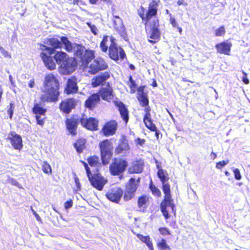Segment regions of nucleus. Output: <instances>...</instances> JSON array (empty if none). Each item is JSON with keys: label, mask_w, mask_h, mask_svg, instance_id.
I'll use <instances>...</instances> for the list:
<instances>
[{"label": "nucleus", "mask_w": 250, "mask_h": 250, "mask_svg": "<svg viewBox=\"0 0 250 250\" xmlns=\"http://www.w3.org/2000/svg\"><path fill=\"white\" fill-rule=\"evenodd\" d=\"M44 43L45 44H39L40 57L48 70L55 69L57 64L61 65L67 74H70L76 70L78 65L76 59L69 57L65 52L56 50L62 48L63 45L66 52H74L75 43H72L66 36L61 37L60 40L54 37L47 38Z\"/></svg>", "instance_id": "nucleus-1"}, {"label": "nucleus", "mask_w": 250, "mask_h": 250, "mask_svg": "<svg viewBox=\"0 0 250 250\" xmlns=\"http://www.w3.org/2000/svg\"><path fill=\"white\" fill-rule=\"evenodd\" d=\"M42 92L39 103L35 102L32 108V112L36 115L44 116L47 111L43 107L45 103H56L59 100L60 84L57 75L53 73L45 75Z\"/></svg>", "instance_id": "nucleus-2"}, {"label": "nucleus", "mask_w": 250, "mask_h": 250, "mask_svg": "<svg viewBox=\"0 0 250 250\" xmlns=\"http://www.w3.org/2000/svg\"><path fill=\"white\" fill-rule=\"evenodd\" d=\"M75 46L74 56L79 59L82 66L88 67L89 74L95 75L108 68V64L103 58L99 57L94 59L95 51L94 50L86 49L82 44L79 43H75Z\"/></svg>", "instance_id": "nucleus-3"}, {"label": "nucleus", "mask_w": 250, "mask_h": 250, "mask_svg": "<svg viewBox=\"0 0 250 250\" xmlns=\"http://www.w3.org/2000/svg\"><path fill=\"white\" fill-rule=\"evenodd\" d=\"M157 176L162 183V190L164 194V199L160 203L161 211L166 219L169 218V213H172L174 216L176 214V208L171 195L170 185L167 183L169 178L168 174L163 169H159Z\"/></svg>", "instance_id": "nucleus-4"}, {"label": "nucleus", "mask_w": 250, "mask_h": 250, "mask_svg": "<svg viewBox=\"0 0 250 250\" xmlns=\"http://www.w3.org/2000/svg\"><path fill=\"white\" fill-rule=\"evenodd\" d=\"M82 163L85 167L86 176L92 186L99 191L102 190L107 183V179L102 176L98 168L95 167V170H93L92 172L87 163L84 161H82Z\"/></svg>", "instance_id": "nucleus-5"}, {"label": "nucleus", "mask_w": 250, "mask_h": 250, "mask_svg": "<svg viewBox=\"0 0 250 250\" xmlns=\"http://www.w3.org/2000/svg\"><path fill=\"white\" fill-rule=\"evenodd\" d=\"M160 3V0H151L148 4L146 11L143 6H140L137 10V14L141 18L146 28L150 19L157 15Z\"/></svg>", "instance_id": "nucleus-6"}, {"label": "nucleus", "mask_w": 250, "mask_h": 250, "mask_svg": "<svg viewBox=\"0 0 250 250\" xmlns=\"http://www.w3.org/2000/svg\"><path fill=\"white\" fill-rule=\"evenodd\" d=\"M109 40L110 44L108 49L109 57L115 61H123L126 58L125 51L121 46H118L116 40L114 37L110 36Z\"/></svg>", "instance_id": "nucleus-7"}, {"label": "nucleus", "mask_w": 250, "mask_h": 250, "mask_svg": "<svg viewBox=\"0 0 250 250\" xmlns=\"http://www.w3.org/2000/svg\"><path fill=\"white\" fill-rule=\"evenodd\" d=\"M128 166L126 159L122 157H114L109 167V170L112 176H118L123 174Z\"/></svg>", "instance_id": "nucleus-8"}, {"label": "nucleus", "mask_w": 250, "mask_h": 250, "mask_svg": "<svg viewBox=\"0 0 250 250\" xmlns=\"http://www.w3.org/2000/svg\"><path fill=\"white\" fill-rule=\"evenodd\" d=\"M139 178L136 180L134 178L129 179L125 185L124 192L123 191V199L125 202L131 200L134 196L135 193L139 187Z\"/></svg>", "instance_id": "nucleus-9"}, {"label": "nucleus", "mask_w": 250, "mask_h": 250, "mask_svg": "<svg viewBox=\"0 0 250 250\" xmlns=\"http://www.w3.org/2000/svg\"><path fill=\"white\" fill-rule=\"evenodd\" d=\"M81 118L77 115H72L70 117L65 120V128L69 134L72 136H76Z\"/></svg>", "instance_id": "nucleus-10"}, {"label": "nucleus", "mask_w": 250, "mask_h": 250, "mask_svg": "<svg viewBox=\"0 0 250 250\" xmlns=\"http://www.w3.org/2000/svg\"><path fill=\"white\" fill-rule=\"evenodd\" d=\"M80 124L83 127L90 131L98 129L99 121L94 117L87 118L84 114L81 117Z\"/></svg>", "instance_id": "nucleus-11"}, {"label": "nucleus", "mask_w": 250, "mask_h": 250, "mask_svg": "<svg viewBox=\"0 0 250 250\" xmlns=\"http://www.w3.org/2000/svg\"><path fill=\"white\" fill-rule=\"evenodd\" d=\"M77 101L74 98H68L62 100L59 104L60 111L64 114H69L72 109L75 108Z\"/></svg>", "instance_id": "nucleus-12"}, {"label": "nucleus", "mask_w": 250, "mask_h": 250, "mask_svg": "<svg viewBox=\"0 0 250 250\" xmlns=\"http://www.w3.org/2000/svg\"><path fill=\"white\" fill-rule=\"evenodd\" d=\"M118 128V123L114 120L106 122L101 130V133L104 136L108 137L116 134Z\"/></svg>", "instance_id": "nucleus-13"}, {"label": "nucleus", "mask_w": 250, "mask_h": 250, "mask_svg": "<svg viewBox=\"0 0 250 250\" xmlns=\"http://www.w3.org/2000/svg\"><path fill=\"white\" fill-rule=\"evenodd\" d=\"M99 146L101 156H112L113 154V146L110 140L104 139L100 142Z\"/></svg>", "instance_id": "nucleus-14"}, {"label": "nucleus", "mask_w": 250, "mask_h": 250, "mask_svg": "<svg viewBox=\"0 0 250 250\" xmlns=\"http://www.w3.org/2000/svg\"><path fill=\"white\" fill-rule=\"evenodd\" d=\"M123 190L119 187L110 188L106 193L105 197L111 202L118 203L123 196Z\"/></svg>", "instance_id": "nucleus-15"}, {"label": "nucleus", "mask_w": 250, "mask_h": 250, "mask_svg": "<svg viewBox=\"0 0 250 250\" xmlns=\"http://www.w3.org/2000/svg\"><path fill=\"white\" fill-rule=\"evenodd\" d=\"M98 93L103 100L107 102L112 101L115 96L113 89L109 83H106L105 87H101Z\"/></svg>", "instance_id": "nucleus-16"}, {"label": "nucleus", "mask_w": 250, "mask_h": 250, "mask_svg": "<svg viewBox=\"0 0 250 250\" xmlns=\"http://www.w3.org/2000/svg\"><path fill=\"white\" fill-rule=\"evenodd\" d=\"M79 86L77 79L75 76L69 77L64 88V93L67 95L74 94L78 93Z\"/></svg>", "instance_id": "nucleus-17"}, {"label": "nucleus", "mask_w": 250, "mask_h": 250, "mask_svg": "<svg viewBox=\"0 0 250 250\" xmlns=\"http://www.w3.org/2000/svg\"><path fill=\"white\" fill-rule=\"evenodd\" d=\"M6 139L10 143L14 149L20 150L22 148V138L21 135L17 134L15 131L10 132Z\"/></svg>", "instance_id": "nucleus-18"}, {"label": "nucleus", "mask_w": 250, "mask_h": 250, "mask_svg": "<svg viewBox=\"0 0 250 250\" xmlns=\"http://www.w3.org/2000/svg\"><path fill=\"white\" fill-rule=\"evenodd\" d=\"M159 20H154L152 22V27L150 29V35L148 40L151 43H155L160 40L161 32L159 29Z\"/></svg>", "instance_id": "nucleus-19"}, {"label": "nucleus", "mask_w": 250, "mask_h": 250, "mask_svg": "<svg viewBox=\"0 0 250 250\" xmlns=\"http://www.w3.org/2000/svg\"><path fill=\"white\" fill-rule=\"evenodd\" d=\"M100 95L98 93H93L90 94L85 100L84 106L89 110H94L100 102Z\"/></svg>", "instance_id": "nucleus-20"}, {"label": "nucleus", "mask_w": 250, "mask_h": 250, "mask_svg": "<svg viewBox=\"0 0 250 250\" xmlns=\"http://www.w3.org/2000/svg\"><path fill=\"white\" fill-rule=\"evenodd\" d=\"M110 78V72L105 71L101 73L92 78L91 85L93 87H97L100 85H103Z\"/></svg>", "instance_id": "nucleus-21"}, {"label": "nucleus", "mask_w": 250, "mask_h": 250, "mask_svg": "<svg viewBox=\"0 0 250 250\" xmlns=\"http://www.w3.org/2000/svg\"><path fill=\"white\" fill-rule=\"evenodd\" d=\"M116 107L118 108L121 118L125 125L129 121V110L124 103L121 101H116L115 103Z\"/></svg>", "instance_id": "nucleus-22"}, {"label": "nucleus", "mask_w": 250, "mask_h": 250, "mask_svg": "<svg viewBox=\"0 0 250 250\" xmlns=\"http://www.w3.org/2000/svg\"><path fill=\"white\" fill-rule=\"evenodd\" d=\"M145 114L143 117V122L146 126L150 131L156 130V125L153 123L150 113L151 108L150 106L144 108Z\"/></svg>", "instance_id": "nucleus-23"}, {"label": "nucleus", "mask_w": 250, "mask_h": 250, "mask_svg": "<svg viewBox=\"0 0 250 250\" xmlns=\"http://www.w3.org/2000/svg\"><path fill=\"white\" fill-rule=\"evenodd\" d=\"M129 149V146L126 137L125 135H122L119 140L118 145L115 148V153L116 154L125 153Z\"/></svg>", "instance_id": "nucleus-24"}, {"label": "nucleus", "mask_w": 250, "mask_h": 250, "mask_svg": "<svg viewBox=\"0 0 250 250\" xmlns=\"http://www.w3.org/2000/svg\"><path fill=\"white\" fill-rule=\"evenodd\" d=\"M150 204V197L146 194H142L137 199V206L139 211L144 212L146 211Z\"/></svg>", "instance_id": "nucleus-25"}, {"label": "nucleus", "mask_w": 250, "mask_h": 250, "mask_svg": "<svg viewBox=\"0 0 250 250\" xmlns=\"http://www.w3.org/2000/svg\"><path fill=\"white\" fill-rule=\"evenodd\" d=\"M111 157H101V160L99 157H88L87 160L88 164L91 167H98L101 166V162L104 165L108 164L110 161Z\"/></svg>", "instance_id": "nucleus-26"}, {"label": "nucleus", "mask_w": 250, "mask_h": 250, "mask_svg": "<svg viewBox=\"0 0 250 250\" xmlns=\"http://www.w3.org/2000/svg\"><path fill=\"white\" fill-rule=\"evenodd\" d=\"M231 47L232 43L227 42H222L215 45V48L218 53L226 55H230Z\"/></svg>", "instance_id": "nucleus-27"}, {"label": "nucleus", "mask_w": 250, "mask_h": 250, "mask_svg": "<svg viewBox=\"0 0 250 250\" xmlns=\"http://www.w3.org/2000/svg\"><path fill=\"white\" fill-rule=\"evenodd\" d=\"M86 139L83 138H79L77 139L76 142L73 144V146L76 150V151L80 154L86 148Z\"/></svg>", "instance_id": "nucleus-28"}, {"label": "nucleus", "mask_w": 250, "mask_h": 250, "mask_svg": "<svg viewBox=\"0 0 250 250\" xmlns=\"http://www.w3.org/2000/svg\"><path fill=\"white\" fill-rule=\"evenodd\" d=\"M137 98L142 107L149 106L147 93L137 94Z\"/></svg>", "instance_id": "nucleus-29"}, {"label": "nucleus", "mask_w": 250, "mask_h": 250, "mask_svg": "<svg viewBox=\"0 0 250 250\" xmlns=\"http://www.w3.org/2000/svg\"><path fill=\"white\" fill-rule=\"evenodd\" d=\"M126 84L130 88V93H135L137 90V84L131 76L128 77V81L126 82Z\"/></svg>", "instance_id": "nucleus-30"}, {"label": "nucleus", "mask_w": 250, "mask_h": 250, "mask_svg": "<svg viewBox=\"0 0 250 250\" xmlns=\"http://www.w3.org/2000/svg\"><path fill=\"white\" fill-rule=\"evenodd\" d=\"M144 160L141 159V168H139L132 163L131 167L129 168V171L131 173H141L144 169Z\"/></svg>", "instance_id": "nucleus-31"}, {"label": "nucleus", "mask_w": 250, "mask_h": 250, "mask_svg": "<svg viewBox=\"0 0 250 250\" xmlns=\"http://www.w3.org/2000/svg\"><path fill=\"white\" fill-rule=\"evenodd\" d=\"M109 36L107 35H104L103 36V39L100 42V47L101 50L103 52H106L108 48L109 49V47L107 45V42L108 41Z\"/></svg>", "instance_id": "nucleus-32"}, {"label": "nucleus", "mask_w": 250, "mask_h": 250, "mask_svg": "<svg viewBox=\"0 0 250 250\" xmlns=\"http://www.w3.org/2000/svg\"><path fill=\"white\" fill-rule=\"evenodd\" d=\"M149 188L151 190L152 194L154 196H157L158 197L161 196V192L160 190L153 184L152 180H151L149 183Z\"/></svg>", "instance_id": "nucleus-33"}, {"label": "nucleus", "mask_w": 250, "mask_h": 250, "mask_svg": "<svg viewBox=\"0 0 250 250\" xmlns=\"http://www.w3.org/2000/svg\"><path fill=\"white\" fill-rule=\"evenodd\" d=\"M159 250H170V247L167 244V241L164 239H162L156 244Z\"/></svg>", "instance_id": "nucleus-34"}, {"label": "nucleus", "mask_w": 250, "mask_h": 250, "mask_svg": "<svg viewBox=\"0 0 250 250\" xmlns=\"http://www.w3.org/2000/svg\"><path fill=\"white\" fill-rule=\"evenodd\" d=\"M43 172L48 175H50L52 173V170L51 166L47 162H44L42 166Z\"/></svg>", "instance_id": "nucleus-35"}, {"label": "nucleus", "mask_w": 250, "mask_h": 250, "mask_svg": "<svg viewBox=\"0 0 250 250\" xmlns=\"http://www.w3.org/2000/svg\"><path fill=\"white\" fill-rule=\"evenodd\" d=\"M169 22H170V24L172 25V27L173 28H177L179 31V33L180 34H181L182 32V29L181 27L179 26L178 23L176 21L175 18H174L172 17H170Z\"/></svg>", "instance_id": "nucleus-36"}, {"label": "nucleus", "mask_w": 250, "mask_h": 250, "mask_svg": "<svg viewBox=\"0 0 250 250\" xmlns=\"http://www.w3.org/2000/svg\"><path fill=\"white\" fill-rule=\"evenodd\" d=\"M226 33V29L224 26H221L215 31V35L216 37L224 36Z\"/></svg>", "instance_id": "nucleus-37"}, {"label": "nucleus", "mask_w": 250, "mask_h": 250, "mask_svg": "<svg viewBox=\"0 0 250 250\" xmlns=\"http://www.w3.org/2000/svg\"><path fill=\"white\" fill-rule=\"evenodd\" d=\"M160 233L163 236L169 235L171 234L170 231L167 227H160L158 229Z\"/></svg>", "instance_id": "nucleus-38"}, {"label": "nucleus", "mask_w": 250, "mask_h": 250, "mask_svg": "<svg viewBox=\"0 0 250 250\" xmlns=\"http://www.w3.org/2000/svg\"><path fill=\"white\" fill-rule=\"evenodd\" d=\"M14 104L13 103H11L9 104V107L7 110V113L9 116L10 119L12 118L14 110Z\"/></svg>", "instance_id": "nucleus-39"}, {"label": "nucleus", "mask_w": 250, "mask_h": 250, "mask_svg": "<svg viewBox=\"0 0 250 250\" xmlns=\"http://www.w3.org/2000/svg\"><path fill=\"white\" fill-rule=\"evenodd\" d=\"M86 24L90 28V30L91 32L94 35H96L97 34V28L95 25L91 24L90 22H87Z\"/></svg>", "instance_id": "nucleus-40"}, {"label": "nucleus", "mask_w": 250, "mask_h": 250, "mask_svg": "<svg viewBox=\"0 0 250 250\" xmlns=\"http://www.w3.org/2000/svg\"><path fill=\"white\" fill-rule=\"evenodd\" d=\"M146 246L148 247L149 250H154V247L153 246V244L150 239V237L149 236L147 239L144 242Z\"/></svg>", "instance_id": "nucleus-41"}, {"label": "nucleus", "mask_w": 250, "mask_h": 250, "mask_svg": "<svg viewBox=\"0 0 250 250\" xmlns=\"http://www.w3.org/2000/svg\"><path fill=\"white\" fill-rule=\"evenodd\" d=\"M229 163L228 160H223L222 161H220L219 162H217L216 164V168L218 169H221L223 167H224L225 165H226Z\"/></svg>", "instance_id": "nucleus-42"}, {"label": "nucleus", "mask_w": 250, "mask_h": 250, "mask_svg": "<svg viewBox=\"0 0 250 250\" xmlns=\"http://www.w3.org/2000/svg\"><path fill=\"white\" fill-rule=\"evenodd\" d=\"M234 177L236 180H240L241 179V175L238 168H235L233 170Z\"/></svg>", "instance_id": "nucleus-43"}, {"label": "nucleus", "mask_w": 250, "mask_h": 250, "mask_svg": "<svg viewBox=\"0 0 250 250\" xmlns=\"http://www.w3.org/2000/svg\"><path fill=\"white\" fill-rule=\"evenodd\" d=\"M35 118L37 124L42 126L44 123L45 118H41L40 115H36Z\"/></svg>", "instance_id": "nucleus-44"}, {"label": "nucleus", "mask_w": 250, "mask_h": 250, "mask_svg": "<svg viewBox=\"0 0 250 250\" xmlns=\"http://www.w3.org/2000/svg\"><path fill=\"white\" fill-rule=\"evenodd\" d=\"M242 73H243V75L242 77V81L246 84H249L250 83V81H249V79H248L247 74L244 71H242Z\"/></svg>", "instance_id": "nucleus-45"}, {"label": "nucleus", "mask_w": 250, "mask_h": 250, "mask_svg": "<svg viewBox=\"0 0 250 250\" xmlns=\"http://www.w3.org/2000/svg\"><path fill=\"white\" fill-rule=\"evenodd\" d=\"M73 206V201L71 199H70L66 202H65L64 204V206L65 209H68L71 208Z\"/></svg>", "instance_id": "nucleus-46"}, {"label": "nucleus", "mask_w": 250, "mask_h": 250, "mask_svg": "<svg viewBox=\"0 0 250 250\" xmlns=\"http://www.w3.org/2000/svg\"><path fill=\"white\" fill-rule=\"evenodd\" d=\"M135 142L137 145H139L141 146H143L146 143V140L144 139L138 138L136 139Z\"/></svg>", "instance_id": "nucleus-47"}, {"label": "nucleus", "mask_w": 250, "mask_h": 250, "mask_svg": "<svg viewBox=\"0 0 250 250\" xmlns=\"http://www.w3.org/2000/svg\"><path fill=\"white\" fill-rule=\"evenodd\" d=\"M137 237L143 243L147 239V238L149 237L148 235L147 236H144L142 234L137 233L136 234Z\"/></svg>", "instance_id": "nucleus-48"}, {"label": "nucleus", "mask_w": 250, "mask_h": 250, "mask_svg": "<svg viewBox=\"0 0 250 250\" xmlns=\"http://www.w3.org/2000/svg\"><path fill=\"white\" fill-rule=\"evenodd\" d=\"M145 87V85H142L139 87L137 89L138 94L146 93V92H144Z\"/></svg>", "instance_id": "nucleus-49"}, {"label": "nucleus", "mask_w": 250, "mask_h": 250, "mask_svg": "<svg viewBox=\"0 0 250 250\" xmlns=\"http://www.w3.org/2000/svg\"><path fill=\"white\" fill-rule=\"evenodd\" d=\"M114 9H112V14L113 16V18L114 19H117V20H119V21L120 22H122V20L120 18V17L118 15H115V12H114Z\"/></svg>", "instance_id": "nucleus-50"}, {"label": "nucleus", "mask_w": 250, "mask_h": 250, "mask_svg": "<svg viewBox=\"0 0 250 250\" xmlns=\"http://www.w3.org/2000/svg\"><path fill=\"white\" fill-rule=\"evenodd\" d=\"M155 162L156 163V167L158 168V170L163 169L161 167H161V163L159 162L157 160H155Z\"/></svg>", "instance_id": "nucleus-51"}, {"label": "nucleus", "mask_w": 250, "mask_h": 250, "mask_svg": "<svg viewBox=\"0 0 250 250\" xmlns=\"http://www.w3.org/2000/svg\"><path fill=\"white\" fill-rule=\"evenodd\" d=\"M133 163H134L136 166L139 167V168H141V159L136 160L133 162Z\"/></svg>", "instance_id": "nucleus-52"}, {"label": "nucleus", "mask_w": 250, "mask_h": 250, "mask_svg": "<svg viewBox=\"0 0 250 250\" xmlns=\"http://www.w3.org/2000/svg\"><path fill=\"white\" fill-rule=\"evenodd\" d=\"M35 85V82H34V80L33 79L32 80H31L29 82V83H28V86L30 88H32Z\"/></svg>", "instance_id": "nucleus-53"}, {"label": "nucleus", "mask_w": 250, "mask_h": 250, "mask_svg": "<svg viewBox=\"0 0 250 250\" xmlns=\"http://www.w3.org/2000/svg\"><path fill=\"white\" fill-rule=\"evenodd\" d=\"M33 214L38 221H41V219L39 215L36 211H33Z\"/></svg>", "instance_id": "nucleus-54"}, {"label": "nucleus", "mask_w": 250, "mask_h": 250, "mask_svg": "<svg viewBox=\"0 0 250 250\" xmlns=\"http://www.w3.org/2000/svg\"><path fill=\"white\" fill-rule=\"evenodd\" d=\"M177 3L178 5H183V4L185 5H187V3L184 2V0H178L177 2Z\"/></svg>", "instance_id": "nucleus-55"}, {"label": "nucleus", "mask_w": 250, "mask_h": 250, "mask_svg": "<svg viewBox=\"0 0 250 250\" xmlns=\"http://www.w3.org/2000/svg\"><path fill=\"white\" fill-rule=\"evenodd\" d=\"M151 85L153 86V87H157V83L156 82V81L155 79H153V81H152V84H151Z\"/></svg>", "instance_id": "nucleus-56"}, {"label": "nucleus", "mask_w": 250, "mask_h": 250, "mask_svg": "<svg viewBox=\"0 0 250 250\" xmlns=\"http://www.w3.org/2000/svg\"><path fill=\"white\" fill-rule=\"evenodd\" d=\"M129 67L131 70H134L135 69V67L132 64H129Z\"/></svg>", "instance_id": "nucleus-57"}, {"label": "nucleus", "mask_w": 250, "mask_h": 250, "mask_svg": "<svg viewBox=\"0 0 250 250\" xmlns=\"http://www.w3.org/2000/svg\"><path fill=\"white\" fill-rule=\"evenodd\" d=\"M79 1L80 0H73L72 3L74 5H78L79 2Z\"/></svg>", "instance_id": "nucleus-58"}, {"label": "nucleus", "mask_w": 250, "mask_h": 250, "mask_svg": "<svg viewBox=\"0 0 250 250\" xmlns=\"http://www.w3.org/2000/svg\"><path fill=\"white\" fill-rule=\"evenodd\" d=\"M114 27L116 30H119V27L117 25V24L115 23V21H114Z\"/></svg>", "instance_id": "nucleus-59"}, {"label": "nucleus", "mask_w": 250, "mask_h": 250, "mask_svg": "<svg viewBox=\"0 0 250 250\" xmlns=\"http://www.w3.org/2000/svg\"><path fill=\"white\" fill-rule=\"evenodd\" d=\"M75 181L76 182V185L78 186L80 185V183L79 182V179L78 178H76L75 179Z\"/></svg>", "instance_id": "nucleus-60"}, {"label": "nucleus", "mask_w": 250, "mask_h": 250, "mask_svg": "<svg viewBox=\"0 0 250 250\" xmlns=\"http://www.w3.org/2000/svg\"><path fill=\"white\" fill-rule=\"evenodd\" d=\"M153 131L155 132V135L158 136V135H159V133H158V130L157 129V127L156 126V130L155 131Z\"/></svg>", "instance_id": "nucleus-61"}, {"label": "nucleus", "mask_w": 250, "mask_h": 250, "mask_svg": "<svg viewBox=\"0 0 250 250\" xmlns=\"http://www.w3.org/2000/svg\"><path fill=\"white\" fill-rule=\"evenodd\" d=\"M166 13H167V14H169V16H170V17H171V14L170 13H169V11H168V10L166 9Z\"/></svg>", "instance_id": "nucleus-62"}, {"label": "nucleus", "mask_w": 250, "mask_h": 250, "mask_svg": "<svg viewBox=\"0 0 250 250\" xmlns=\"http://www.w3.org/2000/svg\"><path fill=\"white\" fill-rule=\"evenodd\" d=\"M225 174L226 175L228 176L229 174V173L227 171H225Z\"/></svg>", "instance_id": "nucleus-63"}, {"label": "nucleus", "mask_w": 250, "mask_h": 250, "mask_svg": "<svg viewBox=\"0 0 250 250\" xmlns=\"http://www.w3.org/2000/svg\"><path fill=\"white\" fill-rule=\"evenodd\" d=\"M53 209L54 210H55L56 212H57V210H56V209L54 208H53Z\"/></svg>", "instance_id": "nucleus-64"}]
</instances>
